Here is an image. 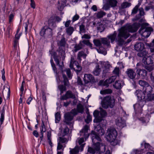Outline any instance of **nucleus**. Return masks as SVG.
<instances>
[{
    "mask_svg": "<svg viewBox=\"0 0 154 154\" xmlns=\"http://www.w3.org/2000/svg\"><path fill=\"white\" fill-rule=\"evenodd\" d=\"M137 24L136 23L132 25L127 24L119 29L118 34L115 31L113 33L109 35L107 37L101 38L102 44L109 46L110 45V40L112 43L115 41L119 45H122L124 43V40L129 36V32L137 31L138 29Z\"/></svg>",
    "mask_w": 154,
    "mask_h": 154,
    "instance_id": "f257e3e1",
    "label": "nucleus"
},
{
    "mask_svg": "<svg viewBox=\"0 0 154 154\" xmlns=\"http://www.w3.org/2000/svg\"><path fill=\"white\" fill-rule=\"evenodd\" d=\"M104 134V129L100 125H97L95 129V131H92L91 132V136L92 142L94 143L97 141H101V139L100 136L103 135Z\"/></svg>",
    "mask_w": 154,
    "mask_h": 154,
    "instance_id": "f03ea898",
    "label": "nucleus"
},
{
    "mask_svg": "<svg viewBox=\"0 0 154 154\" xmlns=\"http://www.w3.org/2000/svg\"><path fill=\"white\" fill-rule=\"evenodd\" d=\"M115 100L113 97L107 96L103 98L102 103V106L105 109H107L109 107L113 108L115 105Z\"/></svg>",
    "mask_w": 154,
    "mask_h": 154,
    "instance_id": "7ed1b4c3",
    "label": "nucleus"
},
{
    "mask_svg": "<svg viewBox=\"0 0 154 154\" xmlns=\"http://www.w3.org/2000/svg\"><path fill=\"white\" fill-rule=\"evenodd\" d=\"M93 144L94 145V148L90 147H89L88 149V152L92 154H94L96 152L99 151L102 152L101 150V149H103L104 151H105V146L104 145L102 144H100L99 142L95 141V142H93Z\"/></svg>",
    "mask_w": 154,
    "mask_h": 154,
    "instance_id": "20e7f679",
    "label": "nucleus"
},
{
    "mask_svg": "<svg viewBox=\"0 0 154 154\" xmlns=\"http://www.w3.org/2000/svg\"><path fill=\"white\" fill-rule=\"evenodd\" d=\"M117 135V131L115 129H109L106 133V139L110 142H113L116 141Z\"/></svg>",
    "mask_w": 154,
    "mask_h": 154,
    "instance_id": "39448f33",
    "label": "nucleus"
},
{
    "mask_svg": "<svg viewBox=\"0 0 154 154\" xmlns=\"http://www.w3.org/2000/svg\"><path fill=\"white\" fill-rule=\"evenodd\" d=\"M89 128V127L88 125H85L82 131H80V135L82 136L84 138L82 137L78 139V142L80 145H81L84 142V138L86 139L89 137V135L88 133Z\"/></svg>",
    "mask_w": 154,
    "mask_h": 154,
    "instance_id": "423d86ee",
    "label": "nucleus"
},
{
    "mask_svg": "<svg viewBox=\"0 0 154 154\" xmlns=\"http://www.w3.org/2000/svg\"><path fill=\"white\" fill-rule=\"evenodd\" d=\"M76 62L75 60V57L74 56H71L70 63L69 64V67L75 71L77 73L80 72L82 70V67L79 65L78 63H75Z\"/></svg>",
    "mask_w": 154,
    "mask_h": 154,
    "instance_id": "0eeeda50",
    "label": "nucleus"
},
{
    "mask_svg": "<svg viewBox=\"0 0 154 154\" xmlns=\"http://www.w3.org/2000/svg\"><path fill=\"white\" fill-rule=\"evenodd\" d=\"M64 71L66 72L68 77L70 79L71 78L72 75L71 74L70 70L69 68L66 69L65 70L62 71V75L63 78V82L64 85L66 86L67 85L69 81L66 76L65 74L63 73L64 72Z\"/></svg>",
    "mask_w": 154,
    "mask_h": 154,
    "instance_id": "6e6552de",
    "label": "nucleus"
},
{
    "mask_svg": "<svg viewBox=\"0 0 154 154\" xmlns=\"http://www.w3.org/2000/svg\"><path fill=\"white\" fill-rule=\"evenodd\" d=\"M125 73L128 78L132 81H134L136 76V73L133 69L129 68L127 69Z\"/></svg>",
    "mask_w": 154,
    "mask_h": 154,
    "instance_id": "1a4fd4ad",
    "label": "nucleus"
},
{
    "mask_svg": "<svg viewBox=\"0 0 154 154\" xmlns=\"http://www.w3.org/2000/svg\"><path fill=\"white\" fill-rule=\"evenodd\" d=\"M50 52H51L50 51ZM50 54L53 57L54 60L55 62L57 65L61 69H63L64 66L63 62H62L61 65L60 64V60H61V57L58 55H57L56 53L55 52H54L52 54L50 52Z\"/></svg>",
    "mask_w": 154,
    "mask_h": 154,
    "instance_id": "9d476101",
    "label": "nucleus"
},
{
    "mask_svg": "<svg viewBox=\"0 0 154 154\" xmlns=\"http://www.w3.org/2000/svg\"><path fill=\"white\" fill-rule=\"evenodd\" d=\"M75 97V95L72 93V91H68L65 94L61 97L60 99L62 100H66L68 98L74 99Z\"/></svg>",
    "mask_w": 154,
    "mask_h": 154,
    "instance_id": "9b49d317",
    "label": "nucleus"
},
{
    "mask_svg": "<svg viewBox=\"0 0 154 154\" xmlns=\"http://www.w3.org/2000/svg\"><path fill=\"white\" fill-rule=\"evenodd\" d=\"M153 31V29L152 28L148 27L141 30V33L143 37L148 38L150 35L151 32Z\"/></svg>",
    "mask_w": 154,
    "mask_h": 154,
    "instance_id": "f8f14e48",
    "label": "nucleus"
},
{
    "mask_svg": "<svg viewBox=\"0 0 154 154\" xmlns=\"http://www.w3.org/2000/svg\"><path fill=\"white\" fill-rule=\"evenodd\" d=\"M64 117V122L66 124L70 125L72 123V121L73 119V116L70 113L67 112L65 114Z\"/></svg>",
    "mask_w": 154,
    "mask_h": 154,
    "instance_id": "ddd939ff",
    "label": "nucleus"
},
{
    "mask_svg": "<svg viewBox=\"0 0 154 154\" xmlns=\"http://www.w3.org/2000/svg\"><path fill=\"white\" fill-rule=\"evenodd\" d=\"M154 59V57H152V56H147L143 58L142 60V62H143L146 65H149L150 64H152L153 63V60L152 59Z\"/></svg>",
    "mask_w": 154,
    "mask_h": 154,
    "instance_id": "4468645a",
    "label": "nucleus"
},
{
    "mask_svg": "<svg viewBox=\"0 0 154 154\" xmlns=\"http://www.w3.org/2000/svg\"><path fill=\"white\" fill-rule=\"evenodd\" d=\"M116 125L119 127L120 128H122L126 126L125 121L122 118H119L116 120Z\"/></svg>",
    "mask_w": 154,
    "mask_h": 154,
    "instance_id": "2eb2a0df",
    "label": "nucleus"
},
{
    "mask_svg": "<svg viewBox=\"0 0 154 154\" xmlns=\"http://www.w3.org/2000/svg\"><path fill=\"white\" fill-rule=\"evenodd\" d=\"M134 48L137 51H141L144 48V45L142 42L137 43L134 45Z\"/></svg>",
    "mask_w": 154,
    "mask_h": 154,
    "instance_id": "dca6fc26",
    "label": "nucleus"
},
{
    "mask_svg": "<svg viewBox=\"0 0 154 154\" xmlns=\"http://www.w3.org/2000/svg\"><path fill=\"white\" fill-rule=\"evenodd\" d=\"M84 79L87 83L94 81V78L92 75L90 74H85L84 77Z\"/></svg>",
    "mask_w": 154,
    "mask_h": 154,
    "instance_id": "f3484780",
    "label": "nucleus"
},
{
    "mask_svg": "<svg viewBox=\"0 0 154 154\" xmlns=\"http://www.w3.org/2000/svg\"><path fill=\"white\" fill-rule=\"evenodd\" d=\"M116 78V76H112L109 79H107L104 82L103 85L108 87L109 85V84L114 82Z\"/></svg>",
    "mask_w": 154,
    "mask_h": 154,
    "instance_id": "a211bd4d",
    "label": "nucleus"
},
{
    "mask_svg": "<svg viewBox=\"0 0 154 154\" xmlns=\"http://www.w3.org/2000/svg\"><path fill=\"white\" fill-rule=\"evenodd\" d=\"M136 72L137 75L141 77L142 79L144 78L146 76L147 72L144 69H137Z\"/></svg>",
    "mask_w": 154,
    "mask_h": 154,
    "instance_id": "6ab92c4d",
    "label": "nucleus"
},
{
    "mask_svg": "<svg viewBox=\"0 0 154 154\" xmlns=\"http://www.w3.org/2000/svg\"><path fill=\"white\" fill-rule=\"evenodd\" d=\"M139 100L145 99V95L144 92L141 91H137L135 93Z\"/></svg>",
    "mask_w": 154,
    "mask_h": 154,
    "instance_id": "aec40b11",
    "label": "nucleus"
},
{
    "mask_svg": "<svg viewBox=\"0 0 154 154\" xmlns=\"http://www.w3.org/2000/svg\"><path fill=\"white\" fill-rule=\"evenodd\" d=\"M99 112L98 110H95L93 112V115L95 119L94 120V122L97 123L101 122L102 119L101 118L98 117L99 115Z\"/></svg>",
    "mask_w": 154,
    "mask_h": 154,
    "instance_id": "412c9836",
    "label": "nucleus"
},
{
    "mask_svg": "<svg viewBox=\"0 0 154 154\" xmlns=\"http://www.w3.org/2000/svg\"><path fill=\"white\" fill-rule=\"evenodd\" d=\"M57 44L58 46L65 47L66 44V40L64 37L62 36L61 40L57 42Z\"/></svg>",
    "mask_w": 154,
    "mask_h": 154,
    "instance_id": "4be33fe9",
    "label": "nucleus"
},
{
    "mask_svg": "<svg viewBox=\"0 0 154 154\" xmlns=\"http://www.w3.org/2000/svg\"><path fill=\"white\" fill-rule=\"evenodd\" d=\"M138 103L136 104L134 106V109L136 107H138V106H140V108L141 109L142 107L144 105L146 104L147 102L145 99H144L142 100H139Z\"/></svg>",
    "mask_w": 154,
    "mask_h": 154,
    "instance_id": "5701e85b",
    "label": "nucleus"
},
{
    "mask_svg": "<svg viewBox=\"0 0 154 154\" xmlns=\"http://www.w3.org/2000/svg\"><path fill=\"white\" fill-rule=\"evenodd\" d=\"M87 54L83 51H81L79 52L77 54V59L79 61L82 60L81 57H83L84 59L86 58Z\"/></svg>",
    "mask_w": 154,
    "mask_h": 154,
    "instance_id": "b1692460",
    "label": "nucleus"
},
{
    "mask_svg": "<svg viewBox=\"0 0 154 154\" xmlns=\"http://www.w3.org/2000/svg\"><path fill=\"white\" fill-rule=\"evenodd\" d=\"M145 99L147 102L154 101V94L148 93L145 96Z\"/></svg>",
    "mask_w": 154,
    "mask_h": 154,
    "instance_id": "393cba45",
    "label": "nucleus"
},
{
    "mask_svg": "<svg viewBox=\"0 0 154 154\" xmlns=\"http://www.w3.org/2000/svg\"><path fill=\"white\" fill-rule=\"evenodd\" d=\"M70 154H78L79 152V148L78 146H76L74 148H69Z\"/></svg>",
    "mask_w": 154,
    "mask_h": 154,
    "instance_id": "a878e982",
    "label": "nucleus"
},
{
    "mask_svg": "<svg viewBox=\"0 0 154 154\" xmlns=\"http://www.w3.org/2000/svg\"><path fill=\"white\" fill-rule=\"evenodd\" d=\"M97 30L100 32H103L105 28L103 25L100 22H98L97 23Z\"/></svg>",
    "mask_w": 154,
    "mask_h": 154,
    "instance_id": "bb28decb",
    "label": "nucleus"
},
{
    "mask_svg": "<svg viewBox=\"0 0 154 154\" xmlns=\"http://www.w3.org/2000/svg\"><path fill=\"white\" fill-rule=\"evenodd\" d=\"M101 72V69L99 65L97 64L93 71V74L95 75H98Z\"/></svg>",
    "mask_w": 154,
    "mask_h": 154,
    "instance_id": "cd10ccee",
    "label": "nucleus"
},
{
    "mask_svg": "<svg viewBox=\"0 0 154 154\" xmlns=\"http://www.w3.org/2000/svg\"><path fill=\"white\" fill-rule=\"evenodd\" d=\"M66 2L65 0H63L60 4L59 2V5L57 7L59 11H61L63 10L64 7L66 6Z\"/></svg>",
    "mask_w": 154,
    "mask_h": 154,
    "instance_id": "c85d7f7f",
    "label": "nucleus"
},
{
    "mask_svg": "<svg viewBox=\"0 0 154 154\" xmlns=\"http://www.w3.org/2000/svg\"><path fill=\"white\" fill-rule=\"evenodd\" d=\"M117 1L116 0H109L108 4L112 7H115L117 6Z\"/></svg>",
    "mask_w": 154,
    "mask_h": 154,
    "instance_id": "c756f323",
    "label": "nucleus"
},
{
    "mask_svg": "<svg viewBox=\"0 0 154 154\" xmlns=\"http://www.w3.org/2000/svg\"><path fill=\"white\" fill-rule=\"evenodd\" d=\"M47 141L49 145L52 147L53 146V145L51 141V133L50 131L48 132Z\"/></svg>",
    "mask_w": 154,
    "mask_h": 154,
    "instance_id": "7c9ffc66",
    "label": "nucleus"
},
{
    "mask_svg": "<svg viewBox=\"0 0 154 154\" xmlns=\"http://www.w3.org/2000/svg\"><path fill=\"white\" fill-rule=\"evenodd\" d=\"M143 90L144 91L143 92L147 93V94L151 93V92L152 91V88L149 84L148 85V86L144 87Z\"/></svg>",
    "mask_w": 154,
    "mask_h": 154,
    "instance_id": "2f4dec72",
    "label": "nucleus"
},
{
    "mask_svg": "<svg viewBox=\"0 0 154 154\" xmlns=\"http://www.w3.org/2000/svg\"><path fill=\"white\" fill-rule=\"evenodd\" d=\"M93 42L94 45L97 47H100L102 45L101 39H96L93 40Z\"/></svg>",
    "mask_w": 154,
    "mask_h": 154,
    "instance_id": "473e14b6",
    "label": "nucleus"
},
{
    "mask_svg": "<svg viewBox=\"0 0 154 154\" xmlns=\"http://www.w3.org/2000/svg\"><path fill=\"white\" fill-rule=\"evenodd\" d=\"M69 131V129L67 126L65 127L63 129H62L61 133L62 136H65L68 134Z\"/></svg>",
    "mask_w": 154,
    "mask_h": 154,
    "instance_id": "72a5a7b5",
    "label": "nucleus"
},
{
    "mask_svg": "<svg viewBox=\"0 0 154 154\" xmlns=\"http://www.w3.org/2000/svg\"><path fill=\"white\" fill-rule=\"evenodd\" d=\"M63 137H60L58 139V142L63 144H64V143H67L68 140Z\"/></svg>",
    "mask_w": 154,
    "mask_h": 154,
    "instance_id": "f704fd0d",
    "label": "nucleus"
},
{
    "mask_svg": "<svg viewBox=\"0 0 154 154\" xmlns=\"http://www.w3.org/2000/svg\"><path fill=\"white\" fill-rule=\"evenodd\" d=\"M82 44L80 43L78 44H76L74 47V51L75 52H76L78 51L81 49L82 48Z\"/></svg>",
    "mask_w": 154,
    "mask_h": 154,
    "instance_id": "c9c22d12",
    "label": "nucleus"
},
{
    "mask_svg": "<svg viewBox=\"0 0 154 154\" xmlns=\"http://www.w3.org/2000/svg\"><path fill=\"white\" fill-rule=\"evenodd\" d=\"M74 31L73 27L72 26H69L66 29V32L67 34L71 35Z\"/></svg>",
    "mask_w": 154,
    "mask_h": 154,
    "instance_id": "e433bc0d",
    "label": "nucleus"
},
{
    "mask_svg": "<svg viewBox=\"0 0 154 154\" xmlns=\"http://www.w3.org/2000/svg\"><path fill=\"white\" fill-rule=\"evenodd\" d=\"M131 5V3L125 2L122 3L120 7L121 9H124L130 7Z\"/></svg>",
    "mask_w": 154,
    "mask_h": 154,
    "instance_id": "4c0bfd02",
    "label": "nucleus"
},
{
    "mask_svg": "<svg viewBox=\"0 0 154 154\" xmlns=\"http://www.w3.org/2000/svg\"><path fill=\"white\" fill-rule=\"evenodd\" d=\"M113 87L116 89H119L121 88L122 85L121 82L120 81H117L113 85Z\"/></svg>",
    "mask_w": 154,
    "mask_h": 154,
    "instance_id": "58836bf2",
    "label": "nucleus"
},
{
    "mask_svg": "<svg viewBox=\"0 0 154 154\" xmlns=\"http://www.w3.org/2000/svg\"><path fill=\"white\" fill-rule=\"evenodd\" d=\"M57 22L54 16L51 17L48 20V23L50 25L52 26Z\"/></svg>",
    "mask_w": 154,
    "mask_h": 154,
    "instance_id": "ea45409f",
    "label": "nucleus"
},
{
    "mask_svg": "<svg viewBox=\"0 0 154 154\" xmlns=\"http://www.w3.org/2000/svg\"><path fill=\"white\" fill-rule=\"evenodd\" d=\"M112 92V90L110 89H107L102 91H101L100 93L102 94H111Z\"/></svg>",
    "mask_w": 154,
    "mask_h": 154,
    "instance_id": "a19ab883",
    "label": "nucleus"
},
{
    "mask_svg": "<svg viewBox=\"0 0 154 154\" xmlns=\"http://www.w3.org/2000/svg\"><path fill=\"white\" fill-rule=\"evenodd\" d=\"M77 110L78 112L82 113L84 112V108L83 106L80 104L77 105Z\"/></svg>",
    "mask_w": 154,
    "mask_h": 154,
    "instance_id": "79ce46f5",
    "label": "nucleus"
},
{
    "mask_svg": "<svg viewBox=\"0 0 154 154\" xmlns=\"http://www.w3.org/2000/svg\"><path fill=\"white\" fill-rule=\"evenodd\" d=\"M61 117L60 113L57 112L55 114V121L56 123H58L60 120Z\"/></svg>",
    "mask_w": 154,
    "mask_h": 154,
    "instance_id": "37998d69",
    "label": "nucleus"
},
{
    "mask_svg": "<svg viewBox=\"0 0 154 154\" xmlns=\"http://www.w3.org/2000/svg\"><path fill=\"white\" fill-rule=\"evenodd\" d=\"M58 88L60 91V94H62L64 91L66 90V88L65 86H64L63 85H59Z\"/></svg>",
    "mask_w": 154,
    "mask_h": 154,
    "instance_id": "c03bdc74",
    "label": "nucleus"
},
{
    "mask_svg": "<svg viewBox=\"0 0 154 154\" xmlns=\"http://www.w3.org/2000/svg\"><path fill=\"white\" fill-rule=\"evenodd\" d=\"M139 83L140 85L143 87V89L144 87H145L146 86H148L149 84L146 82L141 80L139 81Z\"/></svg>",
    "mask_w": 154,
    "mask_h": 154,
    "instance_id": "a18cd8bd",
    "label": "nucleus"
},
{
    "mask_svg": "<svg viewBox=\"0 0 154 154\" xmlns=\"http://www.w3.org/2000/svg\"><path fill=\"white\" fill-rule=\"evenodd\" d=\"M5 110H4V108H3L2 112L1 113V118L0 119V125L3 124V122L4 119V116H5Z\"/></svg>",
    "mask_w": 154,
    "mask_h": 154,
    "instance_id": "49530a36",
    "label": "nucleus"
},
{
    "mask_svg": "<svg viewBox=\"0 0 154 154\" xmlns=\"http://www.w3.org/2000/svg\"><path fill=\"white\" fill-rule=\"evenodd\" d=\"M106 15L105 12L102 11L98 12L96 14L97 17L98 18H100L102 17L103 16Z\"/></svg>",
    "mask_w": 154,
    "mask_h": 154,
    "instance_id": "de8ad7c7",
    "label": "nucleus"
},
{
    "mask_svg": "<svg viewBox=\"0 0 154 154\" xmlns=\"http://www.w3.org/2000/svg\"><path fill=\"white\" fill-rule=\"evenodd\" d=\"M80 32L81 33H85V26L83 23H82L79 26Z\"/></svg>",
    "mask_w": 154,
    "mask_h": 154,
    "instance_id": "09e8293b",
    "label": "nucleus"
},
{
    "mask_svg": "<svg viewBox=\"0 0 154 154\" xmlns=\"http://www.w3.org/2000/svg\"><path fill=\"white\" fill-rule=\"evenodd\" d=\"M65 144H61L58 142L57 149V150L63 149V148L65 147Z\"/></svg>",
    "mask_w": 154,
    "mask_h": 154,
    "instance_id": "8fccbe9b",
    "label": "nucleus"
},
{
    "mask_svg": "<svg viewBox=\"0 0 154 154\" xmlns=\"http://www.w3.org/2000/svg\"><path fill=\"white\" fill-rule=\"evenodd\" d=\"M119 67H116L113 71V73L115 75L116 77H119Z\"/></svg>",
    "mask_w": 154,
    "mask_h": 154,
    "instance_id": "3c124183",
    "label": "nucleus"
},
{
    "mask_svg": "<svg viewBox=\"0 0 154 154\" xmlns=\"http://www.w3.org/2000/svg\"><path fill=\"white\" fill-rule=\"evenodd\" d=\"M147 53L146 51H143L142 52H140L137 54V55L140 57H142L144 58L146 57Z\"/></svg>",
    "mask_w": 154,
    "mask_h": 154,
    "instance_id": "603ef678",
    "label": "nucleus"
},
{
    "mask_svg": "<svg viewBox=\"0 0 154 154\" xmlns=\"http://www.w3.org/2000/svg\"><path fill=\"white\" fill-rule=\"evenodd\" d=\"M133 152L135 154H142L144 152V151L143 149H134L133 150Z\"/></svg>",
    "mask_w": 154,
    "mask_h": 154,
    "instance_id": "864d4df0",
    "label": "nucleus"
},
{
    "mask_svg": "<svg viewBox=\"0 0 154 154\" xmlns=\"http://www.w3.org/2000/svg\"><path fill=\"white\" fill-rule=\"evenodd\" d=\"M41 132L44 133L46 131V128L44 125L43 122H42V123L41 124V127L40 128Z\"/></svg>",
    "mask_w": 154,
    "mask_h": 154,
    "instance_id": "5fc2aeb1",
    "label": "nucleus"
},
{
    "mask_svg": "<svg viewBox=\"0 0 154 154\" xmlns=\"http://www.w3.org/2000/svg\"><path fill=\"white\" fill-rule=\"evenodd\" d=\"M68 113H70L71 114H72L73 116L76 115H77L78 112L77 109H72L70 112H68Z\"/></svg>",
    "mask_w": 154,
    "mask_h": 154,
    "instance_id": "6e6d98bb",
    "label": "nucleus"
},
{
    "mask_svg": "<svg viewBox=\"0 0 154 154\" xmlns=\"http://www.w3.org/2000/svg\"><path fill=\"white\" fill-rule=\"evenodd\" d=\"M45 34L47 35H50L51 33L52 30L50 28H45Z\"/></svg>",
    "mask_w": 154,
    "mask_h": 154,
    "instance_id": "4d7b16f0",
    "label": "nucleus"
},
{
    "mask_svg": "<svg viewBox=\"0 0 154 154\" xmlns=\"http://www.w3.org/2000/svg\"><path fill=\"white\" fill-rule=\"evenodd\" d=\"M92 117L90 115H87V118L85 119V121L87 123H88L91 121Z\"/></svg>",
    "mask_w": 154,
    "mask_h": 154,
    "instance_id": "13d9d810",
    "label": "nucleus"
},
{
    "mask_svg": "<svg viewBox=\"0 0 154 154\" xmlns=\"http://www.w3.org/2000/svg\"><path fill=\"white\" fill-rule=\"evenodd\" d=\"M46 28V26L44 27L41 29L40 32V34L42 36H44L45 34V28Z\"/></svg>",
    "mask_w": 154,
    "mask_h": 154,
    "instance_id": "bf43d9fd",
    "label": "nucleus"
},
{
    "mask_svg": "<svg viewBox=\"0 0 154 154\" xmlns=\"http://www.w3.org/2000/svg\"><path fill=\"white\" fill-rule=\"evenodd\" d=\"M100 115L102 117H103L106 115V111L103 109H101L100 112Z\"/></svg>",
    "mask_w": 154,
    "mask_h": 154,
    "instance_id": "052dcab7",
    "label": "nucleus"
},
{
    "mask_svg": "<svg viewBox=\"0 0 154 154\" xmlns=\"http://www.w3.org/2000/svg\"><path fill=\"white\" fill-rule=\"evenodd\" d=\"M145 68L149 72L151 71L152 69V67L149 65H146L145 66Z\"/></svg>",
    "mask_w": 154,
    "mask_h": 154,
    "instance_id": "680f3d73",
    "label": "nucleus"
},
{
    "mask_svg": "<svg viewBox=\"0 0 154 154\" xmlns=\"http://www.w3.org/2000/svg\"><path fill=\"white\" fill-rule=\"evenodd\" d=\"M138 8H137L135 6L132 10L131 14H136L138 11Z\"/></svg>",
    "mask_w": 154,
    "mask_h": 154,
    "instance_id": "e2e57ef3",
    "label": "nucleus"
},
{
    "mask_svg": "<svg viewBox=\"0 0 154 154\" xmlns=\"http://www.w3.org/2000/svg\"><path fill=\"white\" fill-rule=\"evenodd\" d=\"M144 144L145 148L146 150H149L150 149V146L149 144L143 142Z\"/></svg>",
    "mask_w": 154,
    "mask_h": 154,
    "instance_id": "0e129e2a",
    "label": "nucleus"
},
{
    "mask_svg": "<svg viewBox=\"0 0 154 154\" xmlns=\"http://www.w3.org/2000/svg\"><path fill=\"white\" fill-rule=\"evenodd\" d=\"M139 14L140 16H143L144 14V9L143 8H141L139 9Z\"/></svg>",
    "mask_w": 154,
    "mask_h": 154,
    "instance_id": "69168bd1",
    "label": "nucleus"
},
{
    "mask_svg": "<svg viewBox=\"0 0 154 154\" xmlns=\"http://www.w3.org/2000/svg\"><path fill=\"white\" fill-rule=\"evenodd\" d=\"M79 18V16L78 14H76L72 18V22H73L77 20Z\"/></svg>",
    "mask_w": 154,
    "mask_h": 154,
    "instance_id": "338daca9",
    "label": "nucleus"
},
{
    "mask_svg": "<svg viewBox=\"0 0 154 154\" xmlns=\"http://www.w3.org/2000/svg\"><path fill=\"white\" fill-rule=\"evenodd\" d=\"M30 6L33 9L35 8V4L34 0H30Z\"/></svg>",
    "mask_w": 154,
    "mask_h": 154,
    "instance_id": "774afa93",
    "label": "nucleus"
}]
</instances>
